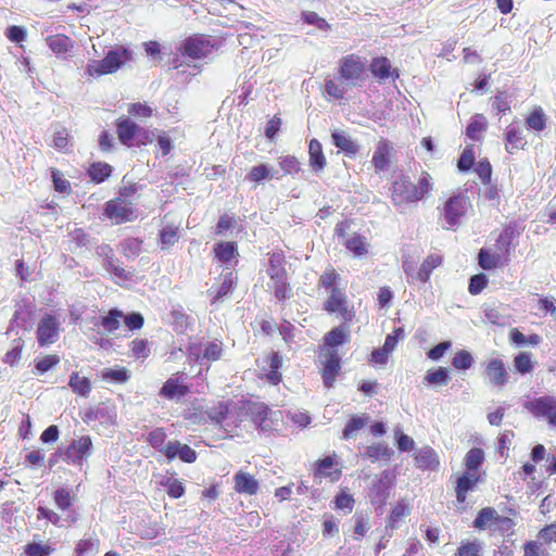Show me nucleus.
Here are the masks:
<instances>
[{"instance_id": "7c9ffc66", "label": "nucleus", "mask_w": 556, "mask_h": 556, "mask_svg": "<svg viewBox=\"0 0 556 556\" xmlns=\"http://www.w3.org/2000/svg\"><path fill=\"white\" fill-rule=\"evenodd\" d=\"M89 177L96 184L103 182L112 174V166L108 163L94 162L88 169Z\"/></svg>"}, {"instance_id": "3c124183", "label": "nucleus", "mask_w": 556, "mask_h": 556, "mask_svg": "<svg viewBox=\"0 0 556 556\" xmlns=\"http://www.w3.org/2000/svg\"><path fill=\"white\" fill-rule=\"evenodd\" d=\"M301 17L304 23L314 25L319 30L328 31L331 28L330 24L325 18L320 17L316 12L303 11Z\"/></svg>"}, {"instance_id": "ddd939ff", "label": "nucleus", "mask_w": 556, "mask_h": 556, "mask_svg": "<svg viewBox=\"0 0 556 556\" xmlns=\"http://www.w3.org/2000/svg\"><path fill=\"white\" fill-rule=\"evenodd\" d=\"M161 451L168 459L178 457L185 463H193L197 459V452L179 441H169Z\"/></svg>"}, {"instance_id": "ea45409f", "label": "nucleus", "mask_w": 556, "mask_h": 556, "mask_svg": "<svg viewBox=\"0 0 556 556\" xmlns=\"http://www.w3.org/2000/svg\"><path fill=\"white\" fill-rule=\"evenodd\" d=\"M178 226L166 225L160 231V243L163 250L168 249L178 241Z\"/></svg>"}, {"instance_id": "49530a36", "label": "nucleus", "mask_w": 556, "mask_h": 556, "mask_svg": "<svg viewBox=\"0 0 556 556\" xmlns=\"http://www.w3.org/2000/svg\"><path fill=\"white\" fill-rule=\"evenodd\" d=\"M510 340L518 346L527 344L535 346L541 342L542 339L539 334L535 333L526 337L521 331L515 328L510 331Z\"/></svg>"}, {"instance_id": "6e6d98bb", "label": "nucleus", "mask_w": 556, "mask_h": 556, "mask_svg": "<svg viewBox=\"0 0 556 556\" xmlns=\"http://www.w3.org/2000/svg\"><path fill=\"white\" fill-rule=\"evenodd\" d=\"M344 244L355 256H362L367 253L365 238L359 235L349 238Z\"/></svg>"}, {"instance_id": "338daca9", "label": "nucleus", "mask_w": 556, "mask_h": 556, "mask_svg": "<svg viewBox=\"0 0 556 556\" xmlns=\"http://www.w3.org/2000/svg\"><path fill=\"white\" fill-rule=\"evenodd\" d=\"M325 91L328 96L333 99L340 100L343 99L345 94V89L340 84L336 83L332 79H327L325 83Z\"/></svg>"}, {"instance_id": "de8ad7c7", "label": "nucleus", "mask_w": 556, "mask_h": 556, "mask_svg": "<svg viewBox=\"0 0 556 556\" xmlns=\"http://www.w3.org/2000/svg\"><path fill=\"white\" fill-rule=\"evenodd\" d=\"M514 366L518 372L521 375L529 374L533 370V362L531 357V353L521 352L514 358Z\"/></svg>"}, {"instance_id": "bf43d9fd", "label": "nucleus", "mask_w": 556, "mask_h": 556, "mask_svg": "<svg viewBox=\"0 0 556 556\" xmlns=\"http://www.w3.org/2000/svg\"><path fill=\"white\" fill-rule=\"evenodd\" d=\"M53 498L55 502V505L61 510H67L72 506V494L68 489L60 488L54 491Z\"/></svg>"}, {"instance_id": "bb28decb", "label": "nucleus", "mask_w": 556, "mask_h": 556, "mask_svg": "<svg viewBox=\"0 0 556 556\" xmlns=\"http://www.w3.org/2000/svg\"><path fill=\"white\" fill-rule=\"evenodd\" d=\"M442 264V256L439 254H430L422 262L419 269L416 273V279L420 282H427L433 269Z\"/></svg>"}, {"instance_id": "dca6fc26", "label": "nucleus", "mask_w": 556, "mask_h": 556, "mask_svg": "<svg viewBox=\"0 0 556 556\" xmlns=\"http://www.w3.org/2000/svg\"><path fill=\"white\" fill-rule=\"evenodd\" d=\"M390 151L391 146L388 140L380 139L377 143L376 150L372 155L371 163L376 173L386 172L390 167Z\"/></svg>"}, {"instance_id": "4468645a", "label": "nucleus", "mask_w": 556, "mask_h": 556, "mask_svg": "<svg viewBox=\"0 0 556 556\" xmlns=\"http://www.w3.org/2000/svg\"><path fill=\"white\" fill-rule=\"evenodd\" d=\"M485 372L490 383L496 387L505 386L509 378L504 362L500 358H492L486 364Z\"/></svg>"}, {"instance_id": "774afa93", "label": "nucleus", "mask_w": 556, "mask_h": 556, "mask_svg": "<svg viewBox=\"0 0 556 556\" xmlns=\"http://www.w3.org/2000/svg\"><path fill=\"white\" fill-rule=\"evenodd\" d=\"M123 319L129 330H138L142 328L144 323L143 316L138 312L124 315Z\"/></svg>"}, {"instance_id": "58836bf2", "label": "nucleus", "mask_w": 556, "mask_h": 556, "mask_svg": "<svg viewBox=\"0 0 556 556\" xmlns=\"http://www.w3.org/2000/svg\"><path fill=\"white\" fill-rule=\"evenodd\" d=\"M68 386L75 393L81 396H87L91 390L90 380L86 377H80L78 372L71 375Z\"/></svg>"}, {"instance_id": "603ef678", "label": "nucleus", "mask_w": 556, "mask_h": 556, "mask_svg": "<svg viewBox=\"0 0 556 556\" xmlns=\"http://www.w3.org/2000/svg\"><path fill=\"white\" fill-rule=\"evenodd\" d=\"M528 128L542 131L546 126V116L541 108L535 109L526 121Z\"/></svg>"}, {"instance_id": "1a4fd4ad", "label": "nucleus", "mask_w": 556, "mask_h": 556, "mask_svg": "<svg viewBox=\"0 0 556 556\" xmlns=\"http://www.w3.org/2000/svg\"><path fill=\"white\" fill-rule=\"evenodd\" d=\"M60 336V321L55 316L46 314L37 327V340L40 346L53 344Z\"/></svg>"}, {"instance_id": "b1692460", "label": "nucleus", "mask_w": 556, "mask_h": 556, "mask_svg": "<svg viewBox=\"0 0 556 556\" xmlns=\"http://www.w3.org/2000/svg\"><path fill=\"white\" fill-rule=\"evenodd\" d=\"M172 325L177 333H185L194 324V318L184 311L181 306L170 312Z\"/></svg>"}, {"instance_id": "4d7b16f0", "label": "nucleus", "mask_w": 556, "mask_h": 556, "mask_svg": "<svg viewBox=\"0 0 556 556\" xmlns=\"http://www.w3.org/2000/svg\"><path fill=\"white\" fill-rule=\"evenodd\" d=\"M99 551L98 539L80 540L75 547L76 556H85L86 554H96Z\"/></svg>"}, {"instance_id": "7ed1b4c3", "label": "nucleus", "mask_w": 556, "mask_h": 556, "mask_svg": "<svg viewBox=\"0 0 556 556\" xmlns=\"http://www.w3.org/2000/svg\"><path fill=\"white\" fill-rule=\"evenodd\" d=\"M223 353V343L218 340L210 341L204 344L191 342L188 346V359L198 363L201 367L210 368L211 362L220 358Z\"/></svg>"}, {"instance_id": "a878e982", "label": "nucleus", "mask_w": 556, "mask_h": 556, "mask_svg": "<svg viewBox=\"0 0 556 556\" xmlns=\"http://www.w3.org/2000/svg\"><path fill=\"white\" fill-rule=\"evenodd\" d=\"M48 47L58 55H64L74 47L73 40L61 34L51 35L46 38Z\"/></svg>"}, {"instance_id": "c9c22d12", "label": "nucleus", "mask_w": 556, "mask_h": 556, "mask_svg": "<svg viewBox=\"0 0 556 556\" xmlns=\"http://www.w3.org/2000/svg\"><path fill=\"white\" fill-rule=\"evenodd\" d=\"M124 317V314L118 308H112L109 311L108 315L101 317L100 325L108 332H113L117 330L121 326V319Z\"/></svg>"}, {"instance_id": "13d9d810", "label": "nucleus", "mask_w": 556, "mask_h": 556, "mask_svg": "<svg viewBox=\"0 0 556 556\" xmlns=\"http://www.w3.org/2000/svg\"><path fill=\"white\" fill-rule=\"evenodd\" d=\"M472 364L473 357L466 350L458 351L452 359V365L459 370H467L472 366Z\"/></svg>"}, {"instance_id": "79ce46f5", "label": "nucleus", "mask_w": 556, "mask_h": 556, "mask_svg": "<svg viewBox=\"0 0 556 556\" xmlns=\"http://www.w3.org/2000/svg\"><path fill=\"white\" fill-rule=\"evenodd\" d=\"M101 377L103 380L115 382V383H125L129 379V371L126 368H105L101 371Z\"/></svg>"}, {"instance_id": "e433bc0d", "label": "nucleus", "mask_w": 556, "mask_h": 556, "mask_svg": "<svg viewBox=\"0 0 556 556\" xmlns=\"http://www.w3.org/2000/svg\"><path fill=\"white\" fill-rule=\"evenodd\" d=\"M348 302L344 292L338 288H332V291H330V296L325 303V309L329 313H336L340 308H343L344 304Z\"/></svg>"}, {"instance_id": "f257e3e1", "label": "nucleus", "mask_w": 556, "mask_h": 556, "mask_svg": "<svg viewBox=\"0 0 556 556\" xmlns=\"http://www.w3.org/2000/svg\"><path fill=\"white\" fill-rule=\"evenodd\" d=\"M432 178L422 172L415 185L408 176L401 175L392 184L391 198L395 205L415 203L432 190Z\"/></svg>"}, {"instance_id": "393cba45", "label": "nucleus", "mask_w": 556, "mask_h": 556, "mask_svg": "<svg viewBox=\"0 0 556 556\" xmlns=\"http://www.w3.org/2000/svg\"><path fill=\"white\" fill-rule=\"evenodd\" d=\"M309 166L318 173L326 166V157L323 152L321 143L317 139H312L308 146Z\"/></svg>"}, {"instance_id": "f704fd0d", "label": "nucleus", "mask_w": 556, "mask_h": 556, "mask_svg": "<svg viewBox=\"0 0 556 556\" xmlns=\"http://www.w3.org/2000/svg\"><path fill=\"white\" fill-rule=\"evenodd\" d=\"M188 392L187 387L180 384L177 379L169 378L162 387L160 394L166 399L184 396Z\"/></svg>"}, {"instance_id": "f03ea898", "label": "nucleus", "mask_w": 556, "mask_h": 556, "mask_svg": "<svg viewBox=\"0 0 556 556\" xmlns=\"http://www.w3.org/2000/svg\"><path fill=\"white\" fill-rule=\"evenodd\" d=\"M130 60L131 51L123 46H117L111 49L102 60L89 62L86 67V73L90 76L112 74Z\"/></svg>"}, {"instance_id": "4be33fe9", "label": "nucleus", "mask_w": 556, "mask_h": 556, "mask_svg": "<svg viewBox=\"0 0 556 556\" xmlns=\"http://www.w3.org/2000/svg\"><path fill=\"white\" fill-rule=\"evenodd\" d=\"M350 339V330L345 325H340L330 330L324 338L325 350H336L337 346L348 342Z\"/></svg>"}, {"instance_id": "9d476101", "label": "nucleus", "mask_w": 556, "mask_h": 556, "mask_svg": "<svg viewBox=\"0 0 556 556\" xmlns=\"http://www.w3.org/2000/svg\"><path fill=\"white\" fill-rule=\"evenodd\" d=\"M468 200L464 195L451 197L443 208V216L448 227H454L458 224L462 216L467 211Z\"/></svg>"}, {"instance_id": "9b49d317", "label": "nucleus", "mask_w": 556, "mask_h": 556, "mask_svg": "<svg viewBox=\"0 0 556 556\" xmlns=\"http://www.w3.org/2000/svg\"><path fill=\"white\" fill-rule=\"evenodd\" d=\"M104 211L105 215L115 224L128 222L134 215L131 204L119 197L106 202Z\"/></svg>"}, {"instance_id": "a18cd8bd", "label": "nucleus", "mask_w": 556, "mask_h": 556, "mask_svg": "<svg viewBox=\"0 0 556 556\" xmlns=\"http://www.w3.org/2000/svg\"><path fill=\"white\" fill-rule=\"evenodd\" d=\"M235 279L232 273H229L224 276L220 286L214 292L212 289L210 290L211 294H213L212 303H215L222 300L225 295H227L233 288Z\"/></svg>"}, {"instance_id": "72a5a7b5", "label": "nucleus", "mask_w": 556, "mask_h": 556, "mask_svg": "<svg viewBox=\"0 0 556 556\" xmlns=\"http://www.w3.org/2000/svg\"><path fill=\"white\" fill-rule=\"evenodd\" d=\"M525 146L522 130L515 126H508L506 129V151L513 153L514 150Z\"/></svg>"}, {"instance_id": "5701e85b", "label": "nucleus", "mask_w": 556, "mask_h": 556, "mask_svg": "<svg viewBox=\"0 0 556 556\" xmlns=\"http://www.w3.org/2000/svg\"><path fill=\"white\" fill-rule=\"evenodd\" d=\"M235 490L238 493L253 495L258 490V482L248 472L238 471L235 477Z\"/></svg>"}, {"instance_id": "cd10ccee", "label": "nucleus", "mask_w": 556, "mask_h": 556, "mask_svg": "<svg viewBox=\"0 0 556 556\" xmlns=\"http://www.w3.org/2000/svg\"><path fill=\"white\" fill-rule=\"evenodd\" d=\"M268 287L278 301H283L292 296V289L288 282V276L271 279Z\"/></svg>"}, {"instance_id": "5fc2aeb1", "label": "nucleus", "mask_w": 556, "mask_h": 556, "mask_svg": "<svg viewBox=\"0 0 556 556\" xmlns=\"http://www.w3.org/2000/svg\"><path fill=\"white\" fill-rule=\"evenodd\" d=\"M425 380L429 384L446 386L450 381L448 370L445 367H439L433 371H428Z\"/></svg>"}, {"instance_id": "052dcab7", "label": "nucleus", "mask_w": 556, "mask_h": 556, "mask_svg": "<svg viewBox=\"0 0 556 556\" xmlns=\"http://www.w3.org/2000/svg\"><path fill=\"white\" fill-rule=\"evenodd\" d=\"M268 178L269 166L267 164H258L256 166H253L249 174L247 175V179L254 182H261Z\"/></svg>"}, {"instance_id": "2eb2a0df", "label": "nucleus", "mask_w": 556, "mask_h": 556, "mask_svg": "<svg viewBox=\"0 0 556 556\" xmlns=\"http://www.w3.org/2000/svg\"><path fill=\"white\" fill-rule=\"evenodd\" d=\"M119 141L125 146H131L141 127L128 117L119 118L116 123Z\"/></svg>"}, {"instance_id": "8fccbe9b", "label": "nucleus", "mask_w": 556, "mask_h": 556, "mask_svg": "<svg viewBox=\"0 0 556 556\" xmlns=\"http://www.w3.org/2000/svg\"><path fill=\"white\" fill-rule=\"evenodd\" d=\"M216 257L222 262H229L235 257L237 247L235 242H222L217 243L214 248Z\"/></svg>"}, {"instance_id": "f3484780", "label": "nucleus", "mask_w": 556, "mask_h": 556, "mask_svg": "<svg viewBox=\"0 0 556 556\" xmlns=\"http://www.w3.org/2000/svg\"><path fill=\"white\" fill-rule=\"evenodd\" d=\"M415 464L422 470H437L440 462L437 452L432 447L424 446L416 452Z\"/></svg>"}, {"instance_id": "473e14b6", "label": "nucleus", "mask_w": 556, "mask_h": 556, "mask_svg": "<svg viewBox=\"0 0 556 556\" xmlns=\"http://www.w3.org/2000/svg\"><path fill=\"white\" fill-rule=\"evenodd\" d=\"M484 462V452L482 448L472 447L470 448L464 458V464L467 471L477 472Z\"/></svg>"}, {"instance_id": "6e6552de", "label": "nucleus", "mask_w": 556, "mask_h": 556, "mask_svg": "<svg viewBox=\"0 0 556 556\" xmlns=\"http://www.w3.org/2000/svg\"><path fill=\"white\" fill-rule=\"evenodd\" d=\"M320 356L324 357L321 361L323 383L326 388L330 389L333 387L336 378L341 370V359L337 350H324Z\"/></svg>"}, {"instance_id": "864d4df0", "label": "nucleus", "mask_w": 556, "mask_h": 556, "mask_svg": "<svg viewBox=\"0 0 556 556\" xmlns=\"http://www.w3.org/2000/svg\"><path fill=\"white\" fill-rule=\"evenodd\" d=\"M485 129V119L482 115H476L466 128V135L471 140H479V135Z\"/></svg>"}, {"instance_id": "c03bdc74", "label": "nucleus", "mask_w": 556, "mask_h": 556, "mask_svg": "<svg viewBox=\"0 0 556 556\" xmlns=\"http://www.w3.org/2000/svg\"><path fill=\"white\" fill-rule=\"evenodd\" d=\"M251 414L253 415L254 422L262 429L266 430L270 427L267 422V416L269 414V408L264 404H254L250 407Z\"/></svg>"}, {"instance_id": "20e7f679", "label": "nucleus", "mask_w": 556, "mask_h": 556, "mask_svg": "<svg viewBox=\"0 0 556 556\" xmlns=\"http://www.w3.org/2000/svg\"><path fill=\"white\" fill-rule=\"evenodd\" d=\"M91 438L89 435H83L73 440L64 451H60V457L67 464L81 467L84 460L91 455Z\"/></svg>"}, {"instance_id": "0e129e2a", "label": "nucleus", "mask_w": 556, "mask_h": 556, "mask_svg": "<svg viewBox=\"0 0 556 556\" xmlns=\"http://www.w3.org/2000/svg\"><path fill=\"white\" fill-rule=\"evenodd\" d=\"M488 285V277L484 274L473 275L469 280L468 291L472 295L479 294Z\"/></svg>"}, {"instance_id": "0eeeda50", "label": "nucleus", "mask_w": 556, "mask_h": 556, "mask_svg": "<svg viewBox=\"0 0 556 556\" xmlns=\"http://www.w3.org/2000/svg\"><path fill=\"white\" fill-rule=\"evenodd\" d=\"M525 407L535 417H544L556 427V397L544 395L526 403Z\"/></svg>"}, {"instance_id": "a19ab883", "label": "nucleus", "mask_w": 556, "mask_h": 556, "mask_svg": "<svg viewBox=\"0 0 556 556\" xmlns=\"http://www.w3.org/2000/svg\"><path fill=\"white\" fill-rule=\"evenodd\" d=\"M503 255L501 253L491 254L488 250L481 249L478 254V261L481 268L485 270L494 269L501 263Z\"/></svg>"}, {"instance_id": "f8f14e48", "label": "nucleus", "mask_w": 556, "mask_h": 556, "mask_svg": "<svg viewBox=\"0 0 556 556\" xmlns=\"http://www.w3.org/2000/svg\"><path fill=\"white\" fill-rule=\"evenodd\" d=\"M363 73L364 65L358 58L349 55L341 61V78L344 79L349 86H356Z\"/></svg>"}, {"instance_id": "c756f323", "label": "nucleus", "mask_w": 556, "mask_h": 556, "mask_svg": "<svg viewBox=\"0 0 556 556\" xmlns=\"http://www.w3.org/2000/svg\"><path fill=\"white\" fill-rule=\"evenodd\" d=\"M267 275L269 276L270 280L288 276L285 268V260L281 254L273 253L270 255Z\"/></svg>"}, {"instance_id": "09e8293b", "label": "nucleus", "mask_w": 556, "mask_h": 556, "mask_svg": "<svg viewBox=\"0 0 556 556\" xmlns=\"http://www.w3.org/2000/svg\"><path fill=\"white\" fill-rule=\"evenodd\" d=\"M97 255L102 260V266L109 270L115 263H119L115 257L113 249L108 244H102L97 248Z\"/></svg>"}, {"instance_id": "c85d7f7f", "label": "nucleus", "mask_w": 556, "mask_h": 556, "mask_svg": "<svg viewBox=\"0 0 556 556\" xmlns=\"http://www.w3.org/2000/svg\"><path fill=\"white\" fill-rule=\"evenodd\" d=\"M372 75L381 80H384L393 75L391 63L387 58H376L370 64Z\"/></svg>"}, {"instance_id": "69168bd1", "label": "nucleus", "mask_w": 556, "mask_h": 556, "mask_svg": "<svg viewBox=\"0 0 556 556\" xmlns=\"http://www.w3.org/2000/svg\"><path fill=\"white\" fill-rule=\"evenodd\" d=\"M482 545L478 541L462 543L457 548L456 556H478Z\"/></svg>"}, {"instance_id": "4c0bfd02", "label": "nucleus", "mask_w": 556, "mask_h": 556, "mask_svg": "<svg viewBox=\"0 0 556 556\" xmlns=\"http://www.w3.org/2000/svg\"><path fill=\"white\" fill-rule=\"evenodd\" d=\"M368 419L367 415L353 416L343 429V439L349 440L354 438L355 433L366 426Z\"/></svg>"}, {"instance_id": "2f4dec72", "label": "nucleus", "mask_w": 556, "mask_h": 556, "mask_svg": "<svg viewBox=\"0 0 556 556\" xmlns=\"http://www.w3.org/2000/svg\"><path fill=\"white\" fill-rule=\"evenodd\" d=\"M498 518L497 511L492 507L482 508L476 519L473 520V527L477 529H485L496 522Z\"/></svg>"}, {"instance_id": "37998d69", "label": "nucleus", "mask_w": 556, "mask_h": 556, "mask_svg": "<svg viewBox=\"0 0 556 556\" xmlns=\"http://www.w3.org/2000/svg\"><path fill=\"white\" fill-rule=\"evenodd\" d=\"M141 245L142 241L138 238H126L119 244L123 254L127 258L131 260L136 258L140 254Z\"/></svg>"}, {"instance_id": "aec40b11", "label": "nucleus", "mask_w": 556, "mask_h": 556, "mask_svg": "<svg viewBox=\"0 0 556 556\" xmlns=\"http://www.w3.org/2000/svg\"><path fill=\"white\" fill-rule=\"evenodd\" d=\"M393 453V450L389 447L387 443L378 442L367 446L362 456L364 458H368L371 463H376L378 460L388 462L391 459Z\"/></svg>"}, {"instance_id": "423d86ee", "label": "nucleus", "mask_w": 556, "mask_h": 556, "mask_svg": "<svg viewBox=\"0 0 556 556\" xmlns=\"http://www.w3.org/2000/svg\"><path fill=\"white\" fill-rule=\"evenodd\" d=\"M393 483L394 476L390 470H383L380 475L376 476L369 489V497L372 505L382 507L387 503Z\"/></svg>"}, {"instance_id": "680f3d73", "label": "nucleus", "mask_w": 556, "mask_h": 556, "mask_svg": "<svg viewBox=\"0 0 556 556\" xmlns=\"http://www.w3.org/2000/svg\"><path fill=\"white\" fill-rule=\"evenodd\" d=\"M279 165L285 175H292L301 169L300 162L295 156L292 155L280 157Z\"/></svg>"}, {"instance_id": "6ab92c4d", "label": "nucleus", "mask_w": 556, "mask_h": 556, "mask_svg": "<svg viewBox=\"0 0 556 556\" xmlns=\"http://www.w3.org/2000/svg\"><path fill=\"white\" fill-rule=\"evenodd\" d=\"M479 481V475L477 472L466 471L463 476L457 479L455 493L457 502L464 503L467 497V493L473 490L475 485Z\"/></svg>"}, {"instance_id": "412c9836", "label": "nucleus", "mask_w": 556, "mask_h": 556, "mask_svg": "<svg viewBox=\"0 0 556 556\" xmlns=\"http://www.w3.org/2000/svg\"><path fill=\"white\" fill-rule=\"evenodd\" d=\"M518 236V231L514 224H509L505 226L503 231L500 233L496 239V250L503 256L508 255L510 250L514 248L513 241Z\"/></svg>"}, {"instance_id": "e2e57ef3", "label": "nucleus", "mask_w": 556, "mask_h": 556, "mask_svg": "<svg viewBox=\"0 0 556 556\" xmlns=\"http://www.w3.org/2000/svg\"><path fill=\"white\" fill-rule=\"evenodd\" d=\"M130 345L131 354L136 358H147L150 355V348L147 339H135Z\"/></svg>"}, {"instance_id": "a211bd4d", "label": "nucleus", "mask_w": 556, "mask_h": 556, "mask_svg": "<svg viewBox=\"0 0 556 556\" xmlns=\"http://www.w3.org/2000/svg\"><path fill=\"white\" fill-rule=\"evenodd\" d=\"M331 141L349 156H355L359 151V146L343 130H333Z\"/></svg>"}, {"instance_id": "39448f33", "label": "nucleus", "mask_w": 556, "mask_h": 556, "mask_svg": "<svg viewBox=\"0 0 556 556\" xmlns=\"http://www.w3.org/2000/svg\"><path fill=\"white\" fill-rule=\"evenodd\" d=\"M214 48L211 36L197 34L188 37L181 45V51L184 55H187L193 60H200L206 58Z\"/></svg>"}]
</instances>
